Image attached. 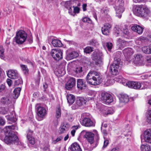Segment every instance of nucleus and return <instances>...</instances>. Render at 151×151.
Wrapping results in <instances>:
<instances>
[{
	"instance_id": "f257e3e1",
	"label": "nucleus",
	"mask_w": 151,
	"mask_h": 151,
	"mask_svg": "<svg viewBox=\"0 0 151 151\" xmlns=\"http://www.w3.org/2000/svg\"><path fill=\"white\" fill-rule=\"evenodd\" d=\"M86 80L90 85L96 86L99 85L102 81L101 76L100 73L95 71L89 72L87 76Z\"/></svg>"
},
{
	"instance_id": "473e14b6",
	"label": "nucleus",
	"mask_w": 151,
	"mask_h": 151,
	"mask_svg": "<svg viewBox=\"0 0 151 151\" xmlns=\"http://www.w3.org/2000/svg\"><path fill=\"white\" fill-rule=\"evenodd\" d=\"M52 44L54 47H61L62 45L61 41L57 39L53 40L52 42Z\"/></svg>"
},
{
	"instance_id": "603ef678",
	"label": "nucleus",
	"mask_w": 151,
	"mask_h": 151,
	"mask_svg": "<svg viewBox=\"0 0 151 151\" xmlns=\"http://www.w3.org/2000/svg\"><path fill=\"white\" fill-rule=\"evenodd\" d=\"M82 21L84 22H86L88 23H91V20L87 17H84L82 19Z\"/></svg>"
},
{
	"instance_id": "c85d7f7f",
	"label": "nucleus",
	"mask_w": 151,
	"mask_h": 151,
	"mask_svg": "<svg viewBox=\"0 0 151 151\" xmlns=\"http://www.w3.org/2000/svg\"><path fill=\"white\" fill-rule=\"evenodd\" d=\"M123 52L125 56H130L133 53L132 49L129 47L124 49L123 51Z\"/></svg>"
},
{
	"instance_id": "0eeeda50",
	"label": "nucleus",
	"mask_w": 151,
	"mask_h": 151,
	"mask_svg": "<svg viewBox=\"0 0 151 151\" xmlns=\"http://www.w3.org/2000/svg\"><path fill=\"white\" fill-rule=\"evenodd\" d=\"M27 38V34L24 31L20 30L16 33L15 37L16 42L19 44L23 43Z\"/></svg>"
},
{
	"instance_id": "5fc2aeb1",
	"label": "nucleus",
	"mask_w": 151,
	"mask_h": 151,
	"mask_svg": "<svg viewBox=\"0 0 151 151\" xmlns=\"http://www.w3.org/2000/svg\"><path fill=\"white\" fill-rule=\"evenodd\" d=\"M17 128L15 125H13L11 126H9L7 127V129H10L11 130H13L16 129Z\"/></svg>"
},
{
	"instance_id": "4c0bfd02",
	"label": "nucleus",
	"mask_w": 151,
	"mask_h": 151,
	"mask_svg": "<svg viewBox=\"0 0 151 151\" xmlns=\"http://www.w3.org/2000/svg\"><path fill=\"white\" fill-rule=\"evenodd\" d=\"M6 88L5 85L2 84L0 85V94L2 95L4 94L6 92Z\"/></svg>"
},
{
	"instance_id": "13d9d810",
	"label": "nucleus",
	"mask_w": 151,
	"mask_h": 151,
	"mask_svg": "<svg viewBox=\"0 0 151 151\" xmlns=\"http://www.w3.org/2000/svg\"><path fill=\"white\" fill-rule=\"evenodd\" d=\"M145 59L147 63H151V56H146Z\"/></svg>"
},
{
	"instance_id": "a18cd8bd",
	"label": "nucleus",
	"mask_w": 151,
	"mask_h": 151,
	"mask_svg": "<svg viewBox=\"0 0 151 151\" xmlns=\"http://www.w3.org/2000/svg\"><path fill=\"white\" fill-rule=\"evenodd\" d=\"M55 116L57 119L61 116V110L60 108L59 107L56 109Z\"/></svg>"
},
{
	"instance_id": "c9c22d12",
	"label": "nucleus",
	"mask_w": 151,
	"mask_h": 151,
	"mask_svg": "<svg viewBox=\"0 0 151 151\" xmlns=\"http://www.w3.org/2000/svg\"><path fill=\"white\" fill-rule=\"evenodd\" d=\"M114 34L116 37L119 36V35H120L121 36V32H122V30L119 28L118 26H116L115 27L114 29Z\"/></svg>"
},
{
	"instance_id": "f03ea898",
	"label": "nucleus",
	"mask_w": 151,
	"mask_h": 151,
	"mask_svg": "<svg viewBox=\"0 0 151 151\" xmlns=\"http://www.w3.org/2000/svg\"><path fill=\"white\" fill-rule=\"evenodd\" d=\"M133 11L135 15L143 18L147 17L151 13L150 11L148 8L143 5L134 6Z\"/></svg>"
},
{
	"instance_id": "c03bdc74",
	"label": "nucleus",
	"mask_w": 151,
	"mask_h": 151,
	"mask_svg": "<svg viewBox=\"0 0 151 151\" xmlns=\"http://www.w3.org/2000/svg\"><path fill=\"white\" fill-rule=\"evenodd\" d=\"M146 120L148 123L151 124V110L148 111Z\"/></svg>"
},
{
	"instance_id": "a211bd4d",
	"label": "nucleus",
	"mask_w": 151,
	"mask_h": 151,
	"mask_svg": "<svg viewBox=\"0 0 151 151\" xmlns=\"http://www.w3.org/2000/svg\"><path fill=\"white\" fill-rule=\"evenodd\" d=\"M94 134L90 132H86L84 135L87 141L91 144L94 142Z\"/></svg>"
},
{
	"instance_id": "6e6552de",
	"label": "nucleus",
	"mask_w": 151,
	"mask_h": 151,
	"mask_svg": "<svg viewBox=\"0 0 151 151\" xmlns=\"http://www.w3.org/2000/svg\"><path fill=\"white\" fill-rule=\"evenodd\" d=\"M18 140L17 136L12 132H9L4 139V142L7 144H15L18 142Z\"/></svg>"
},
{
	"instance_id": "bf43d9fd",
	"label": "nucleus",
	"mask_w": 151,
	"mask_h": 151,
	"mask_svg": "<svg viewBox=\"0 0 151 151\" xmlns=\"http://www.w3.org/2000/svg\"><path fill=\"white\" fill-rule=\"evenodd\" d=\"M27 39L28 41L29 42V43H31L32 42V38L31 35L28 36L27 37Z\"/></svg>"
},
{
	"instance_id": "052dcab7",
	"label": "nucleus",
	"mask_w": 151,
	"mask_h": 151,
	"mask_svg": "<svg viewBox=\"0 0 151 151\" xmlns=\"http://www.w3.org/2000/svg\"><path fill=\"white\" fill-rule=\"evenodd\" d=\"M67 9H68V12L70 14L72 15V10L71 9V7H72L70 5H68V7H65Z\"/></svg>"
},
{
	"instance_id": "ddd939ff",
	"label": "nucleus",
	"mask_w": 151,
	"mask_h": 151,
	"mask_svg": "<svg viewBox=\"0 0 151 151\" xmlns=\"http://www.w3.org/2000/svg\"><path fill=\"white\" fill-rule=\"evenodd\" d=\"M143 142L151 143V130L147 129L144 132Z\"/></svg>"
},
{
	"instance_id": "dca6fc26",
	"label": "nucleus",
	"mask_w": 151,
	"mask_h": 151,
	"mask_svg": "<svg viewBox=\"0 0 151 151\" xmlns=\"http://www.w3.org/2000/svg\"><path fill=\"white\" fill-rule=\"evenodd\" d=\"M76 81L74 78L70 77L65 85V88L68 90H70L75 85Z\"/></svg>"
},
{
	"instance_id": "9d476101",
	"label": "nucleus",
	"mask_w": 151,
	"mask_h": 151,
	"mask_svg": "<svg viewBox=\"0 0 151 151\" xmlns=\"http://www.w3.org/2000/svg\"><path fill=\"white\" fill-rule=\"evenodd\" d=\"M50 53L53 58L55 60H59L63 58V52L60 49H52Z\"/></svg>"
},
{
	"instance_id": "b1692460",
	"label": "nucleus",
	"mask_w": 151,
	"mask_h": 151,
	"mask_svg": "<svg viewBox=\"0 0 151 151\" xmlns=\"http://www.w3.org/2000/svg\"><path fill=\"white\" fill-rule=\"evenodd\" d=\"M134 62L136 64L141 63L142 61V55L140 54H137L134 56Z\"/></svg>"
},
{
	"instance_id": "37998d69",
	"label": "nucleus",
	"mask_w": 151,
	"mask_h": 151,
	"mask_svg": "<svg viewBox=\"0 0 151 151\" xmlns=\"http://www.w3.org/2000/svg\"><path fill=\"white\" fill-rule=\"evenodd\" d=\"M129 34V32L128 31V29H123L122 31V32H121V36H124L125 37L126 36H128Z\"/></svg>"
},
{
	"instance_id": "864d4df0",
	"label": "nucleus",
	"mask_w": 151,
	"mask_h": 151,
	"mask_svg": "<svg viewBox=\"0 0 151 151\" xmlns=\"http://www.w3.org/2000/svg\"><path fill=\"white\" fill-rule=\"evenodd\" d=\"M106 47L108 48V50L110 51L112 48V44L111 42H108L106 44Z\"/></svg>"
},
{
	"instance_id": "a19ab883",
	"label": "nucleus",
	"mask_w": 151,
	"mask_h": 151,
	"mask_svg": "<svg viewBox=\"0 0 151 151\" xmlns=\"http://www.w3.org/2000/svg\"><path fill=\"white\" fill-rule=\"evenodd\" d=\"M1 102L3 104H8L10 102V101L9 100L8 97H4L1 99Z\"/></svg>"
},
{
	"instance_id": "1a4fd4ad",
	"label": "nucleus",
	"mask_w": 151,
	"mask_h": 151,
	"mask_svg": "<svg viewBox=\"0 0 151 151\" xmlns=\"http://www.w3.org/2000/svg\"><path fill=\"white\" fill-rule=\"evenodd\" d=\"M102 53L100 51H94L93 52L92 58L93 60L95 61V64L97 65L101 64L102 62L101 56Z\"/></svg>"
},
{
	"instance_id": "4468645a",
	"label": "nucleus",
	"mask_w": 151,
	"mask_h": 151,
	"mask_svg": "<svg viewBox=\"0 0 151 151\" xmlns=\"http://www.w3.org/2000/svg\"><path fill=\"white\" fill-rule=\"evenodd\" d=\"M7 74L9 78L12 79H16L19 77V74L16 70H9L8 71Z\"/></svg>"
},
{
	"instance_id": "7ed1b4c3",
	"label": "nucleus",
	"mask_w": 151,
	"mask_h": 151,
	"mask_svg": "<svg viewBox=\"0 0 151 151\" xmlns=\"http://www.w3.org/2000/svg\"><path fill=\"white\" fill-rule=\"evenodd\" d=\"M114 7L116 12V16L119 18H121L122 14L125 10L124 1L122 0L116 1L115 6Z\"/></svg>"
},
{
	"instance_id": "69168bd1",
	"label": "nucleus",
	"mask_w": 151,
	"mask_h": 151,
	"mask_svg": "<svg viewBox=\"0 0 151 151\" xmlns=\"http://www.w3.org/2000/svg\"><path fill=\"white\" fill-rule=\"evenodd\" d=\"M102 133L104 135V136H106L107 134V132L106 130L104 129H103L101 130Z\"/></svg>"
},
{
	"instance_id": "39448f33",
	"label": "nucleus",
	"mask_w": 151,
	"mask_h": 151,
	"mask_svg": "<svg viewBox=\"0 0 151 151\" xmlns=\"http://www.w3.org/2000/svg\"><path fill=\"white\" fill-rule=\"evenodd\" d=\"M144 83L137 81H130L127 82L126 85L128 87L136 89H143L147 88Z\"/></svg>"
},
{
	"instance_id": "3c124183",
	"label": "nucleus",
	"mask_w": 151,
	"mask_h": 151,
	"mask_svg": "<svg viewBox=\"0 0 151 151\" xmlns=\"http://www.w3.org/2000/svg\"><path fill=\"white\" fill-rule=\"evenodd\" d=\"M63 139L62 137L60 136L58 137L55 140H53L52 143L54 144H56L57 142L60 141Z\"/></svg>"
},
{
	"instance_id": "cd10ccee",
	"label": "nucleus",
	"mask_w": 151,
	"mask_h": 151,
	"mask_svg": "<svg viewBox=\"0 0 151 151\" xmlns=\"http://www.w3.org/2000/svg\"><path fill=\"white\" fill-rule=\"evenodd\" d=\"M68 102L69 104H72L74 102L75 100V96L71 94H68L66 96Z\"/></svg>"
},
{
	"instance_id": "f704fd0d",
	"label": "nucleus",
	"mask_w": 151,
	"mask_h": 151,
	"mask_svg": "<svg viewBox=\"0 0 151 151\" xmlns=\"http://www.w3.org/2000/svg\"><path fill=\"white\" fill-rule=\"evenodd\" d=\"M140 149L141 151H150V147L147 144L142 145L141 146Z\"/></svg>"
},
{
	"instance_id": "f8f14e48",
	"label": "nucleus",
	"mask_w": 151,
	"mask_h": 151,
	"mask_svg": "<svg viewBox=\"0 0 151 151\" xmlns=\"http://www.w3.org/2000/svg\"><path fill=\"white\" fill-rule=\"evenodd\" d=\"M77 87L79 90H83L86 89L87 85L86 81L83 79H79L77 81Z\"/></svg>"
},
{
	"instance_id": "a878e982",
	"label": "nucleus",
	"mask_w": 151,
	"mask_h": 151,
	"mask_svg": "<svg viewBox=\"0 0 151 151\" xmlns=\"http://www.w3.org/2000/svg\"><path fill=\"white\" fill-rule=\"evenodd\" d=\"M70 149L71 151H82L79 145L76 143L72 144Z\"/></svg>"
},
{
	"instance_id": "aec40b11",
	"label": "nucleus",
	"mask_w": 151,
	"mask_h": 151,
	"mask_svg": "<svg viewBox=\"0 0 151 151\" xmlns=\"http://www.w3.org/2000/svg\"><path fill=\"white\" fill-rule=\"evenodd\" d=\"M120 105L119 106H122L125 103L129 101L128 96L126 94L122 95L119 98Z\"/></svg>"
},
{
	"instance_id": "c756f323",
	"label": "nucleus",
	"mask_w": 151,
	"mask_h": 151,
	"mask_svg": "<svg viewBox=\"0 0 151 151\" xmlns=\"http://www.w3.org/2000/svg\"><path fill=\"white\" fill-rule=\"evenodd\" d=\"M126 43L125 41L119 39L117 41L116 44L119 48L121 49L126 45Z\"/></svg>"
},
{
	"instance_id": "0e129e2a",
	"label": "nucleus",
	"mask_w": 151,
	"mask_h": 151,
	"mask_svg": "<svg viewBox=\"0 0 151 151\" xmlns=\"http://www.w3.org/2000/svg\"><path fill=\"white\" fill-rule=\"evenodd\" d=\"M7 82L9 86H10L12 84V81L10 79L7 80Z\"/></svg>"
},
{
	"instance_id": "de8ad7c7",
	"label": "nucleus",
	"mask_w": 151,
	"mask_h": 151,
	"mask_svg": "<svg viewBox=\"0 0 151 151\" xmlns=\"http://www.w3.org/2000/svg\"><path fill=\"white\" fill-rule=\"evenodd\" d=\"M93 51V48L91 47H87L84 49V52L86 53H89Z\"/></svg>"
},
{
	"instance_id": "2eb2a0df",
	"label": "nucleus",
	"mask_w": 151,
	"mask_h": 151,
	"mask_svg": "<svg viewBox=\"0 0 151 151\" xmlns=\"http://www.w3.org/2000/svg\"><path fill=\"white\" fill-rule=\"evenodd\" d=\"M86 101L82 98L77 99L76 101V104L73 105L72 107V109H77L79 106L83 104H85Z\"/></svg>"
},
{
	"instance_id": "9b49d317",
	"label": "nucleus",
	"mask_w": 151,
	"mask_h": 151,
	"mask_svg": "<svg viewBox=\"0 0 151 151\" xmlns=\"http://www.w3.org/2000/svg\"><path fill=\"white\" fill-rule=\"evenodd\" d=\"M101 99L102 102L106 104H109L113 101L111 96L107 93H102Z\"/></svg>"
},
{
	"instance_id": "680f3d73",
	"label": "nucleus",
	"mask_w": 151,
	"mask_h": 151,
	"mask_svg": "<svg viewBox=\"0 0 151 151\" xmlns=\"http://www.w3.org/2000/svg\"><path fill=\"white\" fill-rule=\"evenodd\" d=\"M4 120L1 117H0V125L2 126L5 124Z\"/></svg>"
},
{
	"instance_id": "ea45409f",
	"label": "nucleus",
	"mask_w": 151,
	"mask_h": 151,
	"mask_svg": "<svg viewBox=\"0 0 151 151\" xmlns=\"http://www.w3.org/2000/svg\"><path fill=\"white\" fill-rule=\"evenodd\" d=\"M4 49L1 46H0V58L2 59H4L5 56L4 55Z\"/></svg>"
},
{
	"instance_id": "20e7f679",
	"label": "nucleus",
	"mask_w": 151,
	"mask_h": 151,
	"mask_svg": "<svg viewBox=\"0 0 151 151\" xmlns=\"http://www.w3.org/2000/svg\"><path fill=\"white\" fill-rule=\"evenodd\" d=\"M120 63V59L114 58V62L111 65L110 68V70L112 75H116L118 74Z\"/></svg>"
},
{
	"instance_id": "393cba45",
	"label": "nucleus",
	"mask_w": 151,
	"mask_h": 151,
	"mask_svg": "<svg viewBox=\"0 0 151 151\" xmlns=\"http://www.w3.org/2000/svg\"><path fill=\"white\" fill-rule=\"evenodd\" d=\"M78 55V53L75 51H72L68 53L67 55L66 58L69 60L77 58Z\"/></svg>"
},
{
	"instance_id": "4d7b16f0",
	"label": "nucleus",
	"mask_w": 151,
	"mask_h": 151,
	"mask_svg": "<svg viewBox=\"0 0 151 151\" xmlns=\"http://www.w3.org/2000/svg\"><path fill=\"white\" fill-rule=\"evenodd\" d=\"M109 143V141L107 139H106L104 141V145L103 148H105L108 145Z\"/></svg>"
},
{
	"instance_id": "6e6d98bb",
	"label": "nucleus",
	"mask_w": 151,
	"mask_h": 151,
	"mask_svg": "<svg viewBox=\"0 0 151 151\" xmlns=\"http://www.w3.org/2000/svg\"><path fill=\"white\" fill-rule=\"evenodd\" d=\"M77 6H75L74 7H73L74 8L73 9V12L74 13H78L79 11V8Z\"/></svg>"
},
{
	"instance_id": "bb28decb",
	"label": "nucleus",
	"mask_w": 151,
	"mask_h": 151,
	"mask_svg": "<svg viewBox=\"0 0 151 151\" xmlns=\"http://www.w3.org/2000/svg\"><path fill=\"white\" fill-rule=\"evenodd\" d=\"M69 128V125L67 124L61 125L59 128V133L61 134L65 133L66 131L68 130Z\"/></svg>"
},
{
	"instance_id": "4be33fe9",
	"label": "nucleus",
	"mask_w": 151,
	"mask_h": 151,
	"mask_svg": "<svg viewBox=\"0 0 151 151\" xmlns=\"http://www.w3.org/2000/svg\"><path fill=\"white\" fill-rule=\"evenodd\" d=\"M111 27V25L109 24H105L101 28L102 33L105 35H108L109 33L110 29Z\"/></svg>"
},
{
	"instance_id": "49530a36",
	"label": "nucleus",
	"mask_w": 151,
	"mask_h": 151,
	"mask_svg": "<svg viewBox=\"0 0 151 151\" xmlns=\"http://www.w3.org/2000/svg\"><path fill=\"white\" fill-rule=\"evenodd\" d=\"M90 45L97 47L99 45V43L96 40H92L90 41Z\"/></svg>"
},
{
	"instance_id": "6ab92c4d",
	"label": "nucleus",
	"mask_w": 151,
	"mask_h": 151,
	"mask_svg": "<svg viewBox=\"0 0 151 151\" xmlns=\"http://www.w3.org/2000/svg\"><path fill=\"white\" fill-rule=\"evenodd\" d=\"M131 29L133 31L140 35L142 33L144 28L141 26L137 24H134L132 27Z\"/></svg>"
},
{
	"instance_id": "2f4dec72",
	"label": "nucleus",
	"mask_w": 151,
	"mask_h": 151,
	"mask_svg": "<svg viewBox=\"0 0 151 151\" xmlns=\"http://www.w3.org/2000/svg\"><path fill=\"white\" fill-rule=\"evenodd\" d=\"M65 66L64 65L60 64L59 65L58 72L60 75L62 76L65 74Z\"/></svg>"
},
{
	"instance_id": "72a5a7b5",
	"label": "nucleus",
	"mask_w": 151,
	"mask_h": 151,
	"mask_svg": "<svg viewBox=\"0 0 151 151\" xmlns=\"http://www.w3.org/2000/svg\"><path fill=\"white\" fill-rule=\"evenodd\" d=\"M104 109L106 111H107V112H103V113L104 115H107L108 114H112L114 112L113 109L111 108L105 107Z\"/></svg>"
},
{
	"instance_id": "58836bf2",
	"label": "nucleus",
	"mask_w": 151,
	"mask_h": 151,
	"mask_svg": "<svg viewBox=\"0 0 151 151\" xmlns=\"http://www.w3.org/2000/svg\"><path fill=\"white\" fill-rule=\"evenodd\" d=\"M20 66L23 73L25 74L28 73V69L26 65H21Z\"/></svg>"
},
{
	"instance_id": "f3484780",
	"label": "nucleus",
	"mask_w": 151,
	"mask_h": 151,
	"mask_svg": "<svg viewBox=\"0 0 151 151\" xmlns=\"http://www.w3.org/2000/svg\"><path fill=\"white\" fill-rule=\"evenodd\" d=\"M68 5L74 7L76 6H80L81 4L79 0H70L66 2L65 4V7H68Z\"/></svg>"
},
{
	"instance_id": "423d86ee",
	"label": "nucleus",
	"mask_w": 151,
	"mask_h": 151,
	"mask_svg": "<svg viewBox=\"0 0 151 151\" xmlns=\"http://www.w3.org/2000/svg\"><path fill=\"white\" fill-rule=\"evenodd\" d=\"M37 115V118L39 121H41L47 114L45 109L40 105V104H37L36 106Z\"/></svg>"
},
{
	"instance_id": "8fccbe9b",
	"label": "nucleus",
	"mask_w": 151,
	"mask_h": 151,
	"mask_svg": "<svg viewBox=\"0 0 151 151\" xmlns=\"http://www.w3.org/2000/svg\"><path fill=\"white\" fill-rule=\"evenodd\" d=\"M19 79L15 81L16 84L17 85H19L20 84L22 83V79L19 77L18 78Z\"/></svg>"
},
{
	"instance_id": "5701e85b",
	"label": "nucleus",
	"mask_w": 151,
	"mask_h": 151,
	"mask_svg": "<svg viewBox=\"0 0 151 151\" xmlns=\"http://www.w3.org/2000/svg\"><path fill=\"white\" fill-rule=\"evenodd\" d=\"M83 125L87 127L94 126V124L90 119L88 118H85L83 120Z\"/></svg>"
},
{
	"instance_id": "79ce46f5",
	"label": "nucleus",
	"mask_w": 151,
	"mask_h": 151,
	"mask_svg": "<svg viewBox=\"0 0 151 151\" xmlns=\"http://www.w3.org/2000/svg\"><path fill=\"white\" fill-rule=\"evenodd\" d=\"M145 40V37H140L138 38L136 40V43H138V44L140 45L141 44L142 42H143Z\"/></svg>"
},
{
	"instance_id": "338daca9",
	"label": "nucleus",
	"mask_w": 151,
	"mask_h": 151,
	"mask_svg": "<svg viewBox=\"0 0 151 151\" xmlns=\"http://www.w3.org/2000/svg\"><path fill=\"white\" fill-rule=\"evenodd\" d=\"M87 6L86 4H85L83 5L82 7L83 9V11H85L86 10V7Z\"/></svg>"
},
{
	"instance_id": "774afa93",
	"label": "nucleus",
	"mask_w": 151,
	"mask_h": 151,
	"mask_svg": "<svg viewBox=\"0 0 151 151\" xmlns=\"http://www.w3.org/2000/svg\"><path fill=\"white\" fill-rule=\"evenodd\" d=\"M119 148L117 147H116L113 148L111 151H118Z\"/></svg>"
},
{
	"instance_id": "412c9836",
	"label": "nucleus",
	"mask_w": 151,
	"mask_h": 151,
	"mask_svg": "<svg viewBox=\"0 0 151 151\" xmlns=\"http://www.w3.org/2000/svg\"><path fill=\"white\" fill-rule=\"evenodd\" d=\"M33 131L30 129H28L27 132V137L29 140V143L32 145H34L35 143L34 138L32 136Z\"/></svg>"
},
{
	"instance_id": "e433bc0d",
	"label": "nucleus",
	"mask_w": 151,
	"mask_h": 151,
	"mask_svg": "<svg viewBox=\"0 0 151 151\" xmlns=\"http://www.w3.org/2000/svg\"><path fill=\"white\" fill-rule=\"evenodd\" d=\"M74 71L76 74L81 76L83 72L82 68L81 67H77L75 69Z\"/></svg>"
},
{
	"instance_id": "7c9ffc66",
	"label": "nucleus",
	"mask_w": 151,
	"mask_h": 151,
	"mask_svg": "<svg viewBox=\"0 0 151 151\" xmlns=\"http://www.w3.org/2000/svg\"><path fill=\"white\" fill-rule=\"evenodd\" d=\"M21 89L20 88H15L14 91L13 93V97L14 99H17L19 95Z\"/></svg>"
},
{
	"instance_id": "e2e57ef3",
	"label": "nucleus",
	"mask_w": 151,
	"mask_h": 151,
	"mask_svg": "<svg viewBox=\"0 0 151 151\" xmlns=\"http://www.w3.org/2000/svg\"><path fill=\"white\" fill-rule=\"evenodd\" d=\"M107 126V125L106 123H102L101 125V130H102L103 129H104V128H106Z\"/></svg>"
},
{
	"instance_id": "09e8293b",
	"label": "nucleus",
	"mask_w": 151,
	"mask_h": 151,
	"mask_svg": "<svg viewBox=\"0 0 151 151\" xmlns=\"http://www.w3.org/2000/svg\"><path fill=\"white\" fill-rule=\"evenodd\" d=\"M149 50L150 48H149V47L148 46L144 47L142 48V50L143 52L145 54H150Z\"/></svg>"
}]
</instances>
